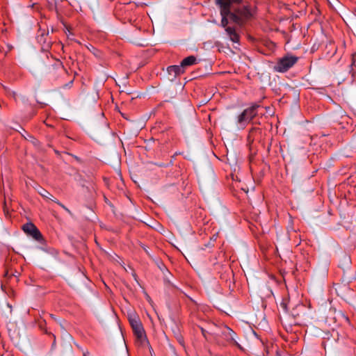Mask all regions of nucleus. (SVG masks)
I'll return each instance as SVG.
<instances>
[{
	"mask_svg": "<svg viewBox=\"0 0 356 356\" xmlns=\"http://www.w3.org/2000/svg\"><path fill=\"white\" fill-rule=\"evenodd\" d=\"M12 275H13V274H12V273H10L9 270H8V267L6 266V271H5V274H4V275H5L6 277H8V276Z\"/></svg>",
	"mask_w": 356,
	"mask_h": 356,
	"instance_id": "nucleus-14",
	"label": "nucleus"
},
{
	"mask_svg": "<svg viewBox=\"0 0 356 356\" xmlns=\"http://www.w3.org/2000/svg\"><path fill=\"white\" fill-rule=\"evenodd\" d=\"M241 0H216V3L220 8V15L222 16L221 26L227 28L229 17L231 21L238 26H243L244 23L249 19L252 14L247 6H234L235 3H238Z\"/></svg>",
	"mask_w": 356,
	"mask_h": 356,
	"instance_id": "nucleus-1",
	"label": "nucleus"
},
{
	"mask_svg": "<svg viewBox=\"0 0 356 356\" xmlns=\"http://www.w3.org/2000/svg\"><path fill=\"white\" fill-rule=\"evenodd\" d=\"M135 21H136L135 19H134V20H132V19H129V22L131 24H134V22Z\"/></svg>",
	"mask_w": 356,
	"mask_h": 356,
	"instance_id": "nucleus-18",
	"label": "nucleus"
},
{
	"mask_svg": "<svg viewBox=\"0 0 356 356\" xmlns=\"http://www.w3.org/2000/svg\"><path fill=\"white\" fill-rule=\"evenodd\" d=\"M298 60V57L287 55L280 58L277 64L275 65L274 69L279 72H285L292 67Z\"/></svg>",
	"mask_w": 356,
	"mask_h": 356,
	"instance_id": "nucleus-4",
	"label": "nucleus"
},
{
	"mask_svg": "<svg viewBox=\"0 0 356 356\" xmlns=\"http://www.w3.org/2000/svg\"><path fill=\"white\" fill-rule=\"evenodd\" d=\"M23 231L28 235L32 236L37 241H43V237L39 229L32 222H27L22 226Z\"/></svg>",
	"mask_w": 356,
	"mask_h": 356,
	"instance_id": "nucleus-6",
	"label": "nucleus"
},
{
	"mask_svg": "<svg viewBox=\"0 0 356 356\" xmlns=\"http://www.w3.org/2000/svg\"><path fill=\"white\" fill-rule=\"evenodd\" d=\"M40 194L44 197H46V198H48V199H51L50 197H51L52 195L46 190L44 189H42V191L40 192Z\"/></svg>",
	"mask_w": 356,
	"mask_h": 356,
	"instance_id": "nucleus-12",
	"label": "nucleus"
},
{
	"mask_svg": "<svg viewBox=\"0 0 356 356\" xmlns=\"http://www.w3.org/2000/svg\"><path fill=\"white\" fill-rule=\"evenodd\" d=\"M222 334L227 341L232 342L234 344L239 346V345L238 344L237 341L235 339L236 334L232 329H230L228 327H225Z\"/></svg>",
	"mask_w": 356,
	"mask_h": 356,
	"instance_id": "nucleus-7",
	"label": "nucleus"
},
{
	"mask_svg": "<svg viewBox=\"0 0 356 356\" xmlns=\"http://www.w3.org/2000/svg\"><path fill=\"white\" fill-rule=\"evenodd\" d=\"M54 202L57 203L59 206H60L63 209H65L70 215L72 216V213L70 209H68L65 205H63L60 202L57 201L56 200L51 199Z\"/></svg>",
	"mask_w": 356,
	"mask_h": 356,
	"instance_id": "nucleus-11",
	"label": "nucleus"
},
{
	"mask_svg": "<svg viewBox=\"0 0 356 356\" xmlns=\"http://www.w3.org/2000/svg\"><path fill=\"white\" fill-rule=\"evenodd\" d=\"M258 130H259V129H257V128H255V127L252 128V129H251V130L250 131L249 137H250L251 134H252L253 132L257 131H258Z\"/></svg>",
	"mask_w": 356,
	"mask_h": 356,
	"instance_id": "nucleus-16",
	"label": "nucleus"
},
{
	"mask_svg": "<svg viewBox=\"0 0 356 356\" xmlns=\"http://www.w3.org/2000/svg\"><path fill=\"white\" fill-rule=\"evenodd\" d=\"M227 34L229 35V39L233 42L238 43L239 42V35L236 32L235 29L232 27H227L225 29Z\"/></svg>",
	"mask_w": 356,
	"mask_h": 356,
	"instance_id": "nucleus-8",
	"label": "nucleus"
},
{
	"mask_svg": "<svg viewBox=\"0 0 356 356\" xmlns=\"http://www.w3.org/2000/svg\"><path fill=\"white\" fill-rule=\"evenodd\" d=\"M43 64L45 67V73L50 80H56L64 72L63 67L60 63L47 64L43 61Z\"/></svg>",
	"mask_w": 356,
	"mask_h": 356,
	"instance_id": "nucleus-5",
	"label": "nucleus"
},
{
	"mask_svg": "<svg viewBox=\"0 0 356 356\" xmlns=\"http://www.w3.org/2000/svg\"><path fill=\"white\" fill-rule=\"evenodd\" d=\"M356 63V51L352 55V63L351 65H355Z\"/></svg>",
	"mask_w": 356,
	"mask_h": 356,
	"instance_id": "nucleus-13",
	"label": "nucleus"
},
{
	"mask_svg": "<svg viewBox=\"0 0 356 356\" xmlns=\"http://www.w3.org/2000/svg\"><path fill=\"white\" fill-rule=\"evenodd\" d=\"M52 335H53V337H54V339H55V338H56V337H55V335H54V334H52ZM54 343H55V341H54L53 345H54Z\"/></svg>",
	"mask_w": 356,
	"mask_h": 356,
	"instance_id": "nucleus-21",
	"label": "nucleus"
},
{
	"mask_svg": "<svg viewBox=\"0 0 356 356\" xmlns=\"http://www.w3.org/2000/svg\"><path fill=\"white\" fill-rule=\"evenodd\" d=\"M60 327H61V328H62L64 331H65V329H64V327L63 326V325H62V324H60Z\"/></svg>",
	"mask_w": 356,
	"mask_h": 356,
	"instance_id": "nucleus-20",
	"label": "nucleus"
},
{
	"mask_svg": "<svg viewBox=\"0 0 356 356\" xmlns=\"http://www.w3.org/2000/svg\"><path fill=\"white\" fill-rule=\"evenodd\" d=\"M88 355V353H84L83 356H87Z\"/></svg>",
	"mask_w": 356,
	"mask_h": 356,
	"instance_id": "nucleus-19",
	"label": "nucleus"
},
{
	"mask_svg": "<svg viewBox=\"0 0 356 356\" xmlns=\"http://www.w3.org/2000/svg\"><path fill=\"white\" fill-rule=\"evenodd\" d=\"M129 321L137 340L143 345L147 343L145 330L138 317L134 314H129Z\"/></svg>",
	"mask_w": 356,
	"mask_h": 356,
	"instance_id": "nucleus-2",
	"label": "nucleus"
},
{
	"mask_svg": "<svg viewBox=\"0 0 356 356\" xmlns=\"http://www.w3.org/2000/svg\"><path fill=\"white\" fill-rule=\"evenodd\" d=\"M201 331H202V333L203 336H204L205 338H207V335H206V334H207V331H206L204 329H203L202 327L201 328Z\"/></svg>",
	"mask_w": 356,
	"mask_h": 356,
	"instance_id": "nucleus-17",
	"label": "nucleus"
},
{
	"mask_svg": "<svg viewBox=\"0 0 356 356\" xmlns=\"http://www.w3.org/2000/svg\"><path fill=\"white\" fill-rule=\"evenodd\" d=\"M76 3H80V0H71V1H70V4L72 6H76Z\"/></svg>",
	"mask_w": 356,
	"mask_h": 356,
	"instance_id": "nucleus-15",
	"label": "nucleus"
},
{
	"mask_svg": "<svg viewBox=\"0 0 356 356\" xmlns=\"http://www.w3.org/2000/svg\"><path fill=\"white\" fill-rule=\"evenodd\" d=\"M167 71L170 74H173L175 76L178 74L184 73V70L181 64L180 65L169 66L167 69Z\"/></svg>",
	"mask_w": 356,
	"mask_h": 356,
	"instance_id": "nucleus-9",
	"label": "nucleus"
},
{
	"mask_svg": "<svg viewBox=\"0 0 356 356\" xmlns=\"http://www.w3.org/2000/svg\"><path fill=\"white\" fill-rule=\"evenodd\" d=\"M196 62V58L194 56H190L186 58H185L181 62V64L183 67V68L193 65Z\"/></svg>",
	"mask_w": 356,
	"mask_h": 356,
	"instance_id": "nucleus-10",
	"label": "nucleus"
},
{
	"mask_svg": "<svg viewBox=\"0 0 356 356\" xmlns=\"http://www.w3.org/2000/svg\"><path fill=\"white\" fill-rule=\"evenodd\" d=\"M259 107V104H254L250 107L245 109L237 117V123L241 128H245V125L257 115V109Z\"/></svg>",
	"mask_w": 356,
	"mask_h": 356,
	"instance_id": "nucleus-3",
	"label": "nucleus"
}]
</instances>
